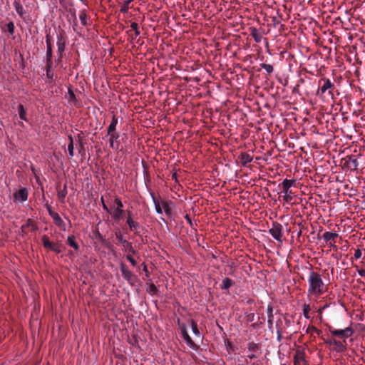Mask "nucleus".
Instances as JSON below:
<instances>
[{
  "label": "nucleus",
  "mask_w": 365,
  "mask_h": 365,
  "mask_svg": "<svg viewBox=\"0 0 365 365\" xmlns=\"http://www.w3.org/2000/svg\"><path fill=\"white\" fill-rule=\"evenodd\" d=\"M308 283L309 287L307 292L309 294L319 296L326 290L322 276L314 271H310L309 272Z\"/></svg>",
  "instance_id": "nucleus-1"
},
{
  "label": "nucleus",
  "mask_w": 365,
  "mask_h": 365,
  "mask_svg": "<svg viewBox=\"0 0 365 365\" xmlns=\"http://www.w3.org/2000/svg\"><path fill=\"white\" fill-rule=\"evenodd\" d=\"M319 85L320 86L316 95L321 98L327 96L334 99V91L335 85L329 78H323L319 80Z\"/></svg>",
  "instance_id": "nucleus-2"
},
{
  "label": "nucleus",
  "mask_w": 365,
  "mask_h": 365,
  "mask_svg": "<svg viewBox=\"0 0 365 365\" xmlns=\"http://www.w3.org/2000/svg\"><path fill=\"white\" fill-rule=\"evenodd\" d=\"M324 341L332 351L343 353L347 349L346 345L344 342L338 341L334 338H327Z\"/></svg>",
  "instance_id": "nucleus-3"
},
{
  "label": "nucleus",
  "mask_w": 365,
  "mask_h": 365,
  "mask_svg": "<svg viewBox=\"0 0 365 365\" xmlns=\"http://www.w3.org/2000/svg\"><path fill=\"white\" fill-rule=\"evenodd\" d=\"M67 37L66 35V32L61 29L58 31L57 34V46H58V58L56 59L57 62L61 61L63 58V53L66 48Z\"/></svg>",
  "instance_id": "nucleus-4"
},
{
  "label": "nucleus",
  "mask_w": 365,
  "mask_h": 365,
  "mask_svg": "<svg viewBox=\"0 0 365 365\" xmlns=\"http://www.w3.org/2000/svg\"><path fill=\"white\" fill-rule=\"evenodd\" d=\"M329 330L333 336L339 337L343 340L344 343L346 341V339L351 336L354 334V329L351 327L342 329L329 328Z\"/></svg>",
  "instance_id": "nucleus-5"
},
{
  "label": "nucleus",
  "mask_w": 365,
  "mask_h": 365,
  "mask_svg": "<svg viewBox=\"0 0 365 365\" xmlns=\"http://www.w3.org/2000/svg\"><path fill=\"white\" fill-rule=\"evenodd\" d=\"M294 180L287 179H284L282 182V192L284 194L283 199L286 202H289L293 198V193L290 190V187L294 185Z\"/></svg>",
  "instance_id": "nucleus-6"
},
{
  "label": "nucleus",
  "mask_w": 365,
  "mask_h": 365,
  "mask_svg": "<svg viewBox=\"0 0 365 365\" xmlns=\"http://www.w3.org/2000/svg\"><path fill=\"white\" fill-rule=\"evenodd\" d=\"M335 167L341 166L342 170H356L359 165L358 161H332ZM333 173H338V168L334 170L333 167L331 168Z\"/></svg>",
  "instance_id": "nucleus-7"
},
{
  "label": "nucleus",
  "mask_w": 365,
  "mask_h": 365,
  "mask_svg": "<svg viewBox=\"0 0 365 365\" xmlns=\"http://www.w3.org/2000/svg\"><path fill=\"white\" fill-rule=\"evenodd\" d=\"M269 232L275 240L280 243L282 242V226L281 224L277 222L273 223Z\"/></svg>",
  "instance_id": "nucleus-8"
},
{
  "label": "nucleus",
  "mask_w": 365,
  "mask_h": 365,
  "mask_svg": "<svg viewBox=\"0 0 365 365\" xmlns=\"http://www.w3.org/2000/svg\"><path fill=\"white\" fill-rule=\"evenodd\" d=\"M115 235L116 240L123 246L125 251H128L132 254L136 253L132 243L128 242L120 232H117Z\"/></svg>",
  "instance_id": "nucleus-9"
},
{
  "label": "nucleus",
  "mask_w": 365,
  "mask_h": 365,
  "mask_svg": "<svg viewBox=\"0 0 365 365\" xmlns=\"http://www.w3.org/2000/svg\"><path fill=\"white\" fill-rule=\"evenodd\" d=\"M42 244L45 249L48 250L53 251L54 252L59 254L61 252V250L58 244H55L49 240L47 235H43L41 237Z\"/></svg>",
  "instance_id": "nucleus-10"
},
{
  "label": "nucleus",
  "mask_w": 365,
  "mask_h": 365,
  "mask_svg": "<svg viewBox=\"0 0 365 365\" xmlns=\"http://www.w3.org/2000/svg\"><path fill=\"white\" fill-rule=\"evenodd\" d=\"M126 223L128 225L129 230L131 232H134L136 235H139V230L141 228V226L139 222L135 221L132 217V213L130 212H128Z\"/></svg>",
  "instance_id": "nucleus-11"
},
{
  "label": "nucleus",
  "mask_w": 365,
  "mask_h": 365,
  "mask_svg": "<svg viewBox=\"0 0 365 365\" xmlns=\"http://www.w3.org/2000/svg\"><path fill=\"white\" fill-rule=\"evenodd\" d=\"M29 192L26 187H21L14 194L16 202H24L28 200Z\"/></svg>",
  "instance_id": "nucleus-12"
},
{
  "label": "nucleus",
  "mask_w": 365,
  "mask_h": 365,
  "mask_svg": "<svg viewBox=\"0 0 365 365\" xmlns=\"http://www.w3.org/2000/svg\"><path fill=\"white\" fill-rule=\"evenodd\" d=\"M120 269L122 273L123 279L127 281L130 285H133V278L135 277L133 273L129 270L125 264L123 262L120 264Z\"/></svg>",
  "instance_id": "nucleus-13"
},
{
  "label": "nucleus",
  "mask_w": 365,
  "mask_h": 365,
  "mask_svg": "<svg viewBox=\"0 0 365 365\" xmlns=\"http://www.w3.org/2000/svg\"><path fill=\"white\" fill-rule=\"evenodd\" d=\"M304 352L302 350H297L294 356V365H306Z\"/></svg>",
  "instance_id": "nucleus-14"
},
{
  "label": "nucleus",
  "mask_w": 365,
  "mask_h": 365,
  "mask_svg": "<svg viewBox=\"0 0 365 365\" xmlns=\"http://www.w3.org/2000/svg\"><path fill=\"white\" fill-rule=\"evenodd\" d=\"M250 35L256 43H260L262 40V34L255 27H250Z\"/></svg>",
  "instance_id": "nucleus-15"
},
{
  "label": "nucleus",
  "mask_w": 365,
  "mask_h": 365,
  "mask_svg": "<svg viewBox=\"0 0 365 365\" xmlns=\"http://www.w3.org/2000/svg\"><path fill=\"white\" fill-rule=\"evenodd\" d=\"M51 217L57 227H60L63 231L66 230V223L58 213L52 214Z\"/></svg>",
  "instance_id": "nucleus-16"
},
{
  "label": "nucleus",
  "mask_w": 365,
  "mask_h": 365,
  "mask_svg": "<svg viewBox=\"0 0 365 365\" xmlns=\"http://www.w3.org/2000/svg\"><path fill=\"white\" fill-rule=\"evenodd\" d=\"M14 6L15 8L16 13L21 16V18H22L24 21H26V17H25L26 11L24 9V7L22 6V5L20 4V2L15 1L14 2Z\"/></svg>",
  "instance_id": "nucleus-17"
},
{
  "label": "nucleus",
  "mask_w": 365,
  "mask_h": 365,
  "mask_svg": "<svg viewBox=\"0 0 365 365\" xmlns=\"http://www.w3.org/2000/svg\"><path fill=\"white\" fill-rule=\"evenodd\" d=\"M68 93L69 103H72L76 107H80L81 103L77 100L76 96L75 93H73V91L71 89H68Z\"/></svg>",
  "instance_id": "nucleus-18"
},
{
  "label": "nucleus",
  "mask_w": 365,
  "mask_h": 365,
  "mask_svg": "<svg viewBox=\"0 0 365 365\" xmlns=\"http://www.w3.org/2000/svg\"><path fill=\"white\" fill-rule=\"evenodd\" d=\"M299 161H297L296 164V169L299 172V170H302L303 172H306L308 167L307 165H311L314 166L312 163H309V161H299V163H298Z\"/></svg>",
  "instance_id": "nucleus-19"
},
{
  "label": "nucleus",
  "mask_w": 365,
  "mask_h": 365,
  "mask_svg": "<svg viewBox=\"0 0 365 365\" xmlns=\"http://www.w3.org/2000/svg\"><path fill=\"white\" fill-rule=\"evenodd\" d=\"M57 195H58V198L59 201L61 203H64L66 197L67 195V186L66 184L63 185V189L58 190Z\"/></svg>",
  "instance_id": "nucleus-20"
},
{
  "label": "nucleus",
  "mask_w": 365,
  "mask_h": 365,
  "mask_svg": "<svg viewBox=\"0 0 365 365\" xmlns=\"http://www.w3.org/2000/svg\"><path fill=\"white\" fill-rule=\"evenodd\" d=\"M53 66V62L46 61V77L51 82L53 81V73L51 71Z\"/></svg>",
  "instance_id": "nucleus-21"
},
{
  "label": "nucleus",
  "mask_w": 365,
  "mask_h": 365,
  "mask_svg": "<svg viewBox=\"0 0 365 365\" xmlns=\"http://www.w3.org/2000/svg\"><path fill=\"white\" fill-rule=\"evenodd\" d=\"M234 284H235L234 281H232V279H230L228 277H226V278L223 279L222 283L220 286V288L222 290H226V289H228L229 288H230Z\"/></svg>",
  "instance_id": "nucleus-22"
},
{
  "label": "nucleus",
  "mask_w": 365,
  "mask_h": 365,
  "mask_svg": "<svg viewBox=\"0 0 365 365\" xmlns=\"http://www.w3.org/2000/svg\"><path fill=\"white\" fill-rule=\"evenodd\" d=\"M117 124L118 118L115 116V115H113L112 120L108 127V134H111L112 132L115 131Z\"/></svg>",
  "instance_id": "nucleus-23"
},
{
  "label": "nucleus",
  "mask_w": 365,
  "mask_h": 365,
  "mask_svg": "<svg viewBox=\"0 0 365 365\" xmlns=\"http://www.w3.org/2000/svg\"><path fill=\"white\" fill-rule=\"evenodd\" d=\"M146 291L150 295L154 296L158 294V289L153 283H149L146 284Z\"/></svg>",
  "instance_id": "nucleus-24"
},
{
  "label": "nucleus",
  "mask_w": 365,
  "mask_h": 365,
  "mask_svg": "<svg viewBox=\"0 0 365 365\" xmlns=\"http://www.w3.org/2000/svg\"><path fill=\"white\" fill-rule=\"evenodd\" d=\"M337 237H338V234L336 232H325L322 235V238L327 242L329 241H331V240H333Z\"/></svg>",
  "instance_id": "nucleus-25"
},
{
  "label": "nucleus",
  "mask_w": 365,
  "mask_h": 365,
  "mask_svg": "<svg viewBox=\"0 0 365 365\" xmlns=\"http://www.w3.org/2000/svg\"><path fill=\"white\" fill-rule=\"evenodd\" d=\"M67 243L68 245L73 248L75 250L78 251L79 250V245L74 240V236L68 235L67 237Z\"/></svg>",
  "instance_id": "nucleus-26"
},
{
  "label": "nucleus",
  "mask_w": 365,
  "mask_h": 365,
  "mask_svg": "<svg viewBox=\"0 0 365 365\" xmlns=\"http://www.w3.org/2000/svg\"><path fill=\"white\" fill-rule=\"evenodd\" d=\"M184 341L190 349L195 351L198 349V346L195 344L190 336H186V338L184 339Z\"/></svg>",
  "instance_id": "nucleus-27"
},
{
  "label": "nucleus",
  "mask_w": 365,
  "mask_h": 365,
  "mask_svg": "<svg viewBox=\"0 0 365 365\" xmlns=\"http://www.w3.org/2000/svg\"><path fill=\"white\" fill-rule=\"evenodd\" d=\"M18 112L19 115V118L21 120H24L25 121H27L26 118V110L22 104H19L18 106Z\"/></svg>",
  "instance_id": "nucleus-28"
},
{
  "label": "nucleus",
  "mask_w": 365,
  "mask_h": 365,
  "mask_svg": "<svg viewBox=\"0 0 365 365\" xmlns=\"http://www.w3.org/2000/svg\"><path fill=\"white\" fill-rule=\"evenodd\" d=\"M123 212H124L123 210L113 208V217L115 220H118V221L120 220L123 217Z\"/></svg>",
  "instance_id": "nucleus-29"
},
{
  "label": "nucleus",
  "mask_w": 365,
  "mask_h": 365,
  "mask_svg": "<svg viewBox=\"0 0 365 365\" xmlns=\"http://www.w3.org/2000/svg\"><path fill=\"white\" fill-rule=\"evenodd\" d=\"M150 195L152 197L156 212L158 214H161L163 212V210L160 205V202L155 200V196L153 195V193H150Z\"/></svg>",
  "instance_id": "nucleus-30"
},
{
  "label": "nucleus",
  "mask_w": 365,
  "mask_h": 365,
  "mask_svg": "<svg viewBox=\"0 0 365 365\" xmlns=\"http://www.w3.org/2000/svg\"><path fill=\"white\" fill-rule=\"evenodd\" d=\"M46 61L53 62L52 61V57H53V50H52V46H46Z\"/></svg>",
  "instance_id": "nucleus-31"
},
{
  "label": "nucleus",
  "mask_w": 365,
  "mask_h": 365,
  "mask_svg": "<svg viewBox=\"0 0 365 365\" xmlns=\"http://www.w3.org/2000/svg\"><path fill=\"white\" fill-rule=\"evenodd\" d=\"M107 135L110 136V139H109L110 144V146L113 148L114 143L119 138V135L117 134L115 131L112 132L111 134H107Z\"/></svg>",
  "instance_id": "nucleus-32"
},
{
  "label": "nucleus",
  "mask_w": 365,
  "mask_h": 365,
  "mask_svg": "<svg viewBox=\"0 0 365 365\" xmlns=\"http://www.w3.org/2000/svg\"><path fill=\"white\" fill-rule=\"evenodd\" d=\"M87 18H88V16H87V14H86V10L81 11V13H80V15H79V19H80V20L81 21V24L83 26H86V24H87V21H86Z\"/></svg>",
  "instance_id": "nucleus-33"
},
{
  "label": "nucleus",
  "mask_w": 365,
  "mask_h": 365,
  "mask_svg": "<svg viewBox=\"0 0 365 365\" xmlns=\"http://www.w3.org/2000/svg\"><path fill=\"white\" fill-rule=\"evenodd\" d=\"M259 345L255 342H249L247 344V349L250 352H255L258 350Z\"/></svg>",
  "instance_id": "nucleus-34"
},
{
  "label": "nucleus",
  "mask_w": 365,
  "mask_h": 365,
  "mask_svg": "<svg viewBox=\"0 0 365 365\" xmlns=\"http://www.w3.org/2000/svg\"><path fill=\"white\" fill-rule=\"evenodd\" d=\"M302 311H303V315H304V318L309 319L310 318V316L309 314V312L310 311V306H309V304H304L303 305Z\"/></svg>",
  "instance_id": "nucleus-35"
},
{
  "label": "nucleus",
  "mask_w": 365,
  "mask_h": 365,
  "mask_svg": "<svg viewBox=\"0 0 365 365\" xmlns=\"http://www.w3.org/2000/svg\"><path fill=\"white\" fill-rule=\"evenodd\" d=\"M191 328H192V333L196 336H199L200 337L201 336L200 332V331L197 329V324L194 321L191 322Z\"/></svg>",
  "instance_id": "nucleus-36"
},
{
  "label": "nucleus",
  "mask_w": 365,
  "mask_h": 365,
  "mask_svg": "<svg viewBox=\"0 0 365 365\" xmlns=\"http://www.w3.org/2000/svg\"><path fill=\"white\" fill-rule=\"evenodd\" d=\"M132 30L134 31L135 36L137 37L140 35V32L138 28V24L136 22H132L130 24Z\"/></svg>",
  "instance_id": "nucleus-37"
},
{
  "label": "nucleus",
  "mask_w": 365,
  "mask_h": 365,
  "mask_svg": "<svg viewBox=\"0 0 365 365\" xmlns=\"http://www.w3.org/2000/svg\"><path fill=\"white\" fill-rule=\"evenodd\" d=\"M132 1H133V0H128V1H125L124 2V4H123V6H121V8H120V11L121 13H123V14L127 13V12H128V9H129L128 5H129V4H130Z\"/></svg>",
  "instance_id": "nucleus-38"
},
{
  "label": "nucleus",
  "mask_w": 365,
  "mask_h": 365,
  "mask_svg": "<svg viewBox=\"0 0 365 365\" xmlns=\"http://www.w3.org/2000/svg\"><path fill=\"white\" fill-rule=\"evenodd\" d=\"M260 66L264 68L269 74L272 73L274 71L273 66L270 64L261 63Z\"/></svg>",
  "instance_id": "nucleus-39"
},
{
  "label": "nucleus",
  "mask_w": 365,
  "mask_h": 365,
  "mask_svg": "<svg viewBox=\"0 0 365 365\" xmlns=\"http://www.w3.org/2000/svg\"><path fill=\"white\" fill-rule=\"evenodd\" d=\"M6 29L8 31V32L10 34H13L14 33V31H15V26H14V24L13 21H10L6 25Z\"/></svg>",
  "instance_id": "nucleus-40"
},
{
  "label": "nucleus",
  "mask_w": 365,
  "mask_h": 365,
  "mask_svg": "<svg viewBox=\"0 0 365 365\" xmlns=\"http://www.w3.org/2000/svg\"><path fill=\"white\" fill-rule=\"evenodd\" d=\"M114 204H115V207H113V208L119 209V210H123V202H122V201L120 200V199L119 197H115V198Z\"/></svg>",
  "instance_id": "nucleus-41"
},
{
  "label": "nucleus",
  "mask_w": 365,
  "mask_h": 365,
  "mask_svg": "<svg viewBox=\"0 0 365 365\" xmlns=\"http://www.w3.org/2000/svg\"><path fill=\"white\" fill-rule=\"evenodd\" d=\"M69 139H70V143L68 145V151L70 156L72 157L73 155V139L71 136L69 137Z\"/></svg>",
  "instance_id": "nucleus-42"
},
{
  "label": "nucleus",
  "mask_w": 365,
  "mask_h": 365,
  "mask_svg": "<svg viewBox=\"0 0 365 365\" xmlns=\"http://www.w3.org/2000/svg\"><path fill=\"white\" fill-rule=\"evenodd\" d=\"M125 257L133 266H135L137 264L136 260L130 255H126Z\"/></svg>",
  "instance_id": "nucleus-43"
},
{
  "label": "nucleus",
  "mask_w": 365,
  "mask_h": 365,
  "mask_svg": "<svg viewBox=\"0 0 365 365\" xmlns=\"http://www.w3.org/2000/svg\"><path fill=\"white\" fill-rule=\"evenodd\" d=\"M181 334L183 339L186 338V336H189L186 327L185 325H183L182 327L181 328Z\"/></svg>",
  "instance_id": "nucleus-44"
},
{
  "label": "nucleus",
  "mask_w": 365,
  "mask_h": 365,
  "mask_svg": "<svg viewBox=\"0 0 365 365\" xmlns=\"http://www.w3.org/2000/svg\"><path fill=\"white\" fill-rule=\"evenodd\" d=\"M361 250L360 249H357L355 250L354 255V259H358L361 257Z\"/></svg>",
  "instance_id": "nucleus-45"
},
{
  "label": "nucleus",
  "mask_w": 365,
  "mask_h": 365,
  "mask_svg": "<svg viewBox=\"0 0 365 365\" xmlns=\"http://www.w3.org/2000/svg\"><path fill=\"white\" fill-rule=\"evenodd\" d=\"M101 202H102V207L103 209L106 211L108 213L110 214L111 213V211L110 210L108 207V206L106 205V203L104 202V200H103V197H101Z\"/></svg>",
  "instance_id": "nucleus-46"
},
{
  "label": "nucleus",
  "mask_w": 365,
  "mask_h": 365,
  "mask_svg": "<svg viewBox=\"0 0 365 365\" xmlns=\"http://www.w3.org/2000/svg\"><path fill=\"white\" fill-rule=\"evenodd\" d=\"M273 309L272 307L270 306H268L267 309V318H273Z\"/></svg>",
  "instance_id": "nucleus-47"
},
{
  "label": "nucleus",
  "mask_w": 365,
  "mask_h": 365,
  "mask_svg": "<svg viewBox=\"0 0 365 365\" xmlns=\"http://www.w3.org/2000/svg\"><path fill=\"white\" fill-rule=\"evenodd\" d=\"M51 40H52V37L51 36V35L48 33L46 34V46H52L51 45Z\"/></svg>",
  "instance_id": "nucleus-48"
},
{
  "label": "nucleus",
  "mask_w": 365,
  "mask_h": 365,
  "mask_svg": "<svg viewBox=\"0 0 365 365\" xmlns=\"http://www.w3.org/2000/svg\"><path fill=\"white\" fill-rule=\"evenodd\" d=\"M357 272L359 276H361L362 277H365V270L364 269H361L357 268Z\"/></svg>",
  "instance_id": "nucleus-49"
},
{
  "label": "nucleus",
  "mask_w": 365,
  "mask_h": 365,
  "mask_svg": "<svg viewBox=\"0 0 365 365\" xmlns=\"http://www.w3.org/2000/svg\"><path fill=\"white\" fill-rule=\"evenodd\" d=\"M71 16L73 18V20L75 22H76V11L74 9L70 10ZM75 25H76V23H75Z\"/></svg>",
  "instance_id": "nucleus-50"
},
{
  "label": "nucleus",
  "mask_w": 365,
  "mask_h": 365,
  "mask_svg": "<svg viewBox=\"0 0 365 365\" xmlns=\"http://www.w3.org/2000/svg\"><path fill=\"white\" fill-rule=\"evenodd\" d=\"M277 341L279 342L282 339V331L279 329L277 330Z\"/></svg>",
  "instance_id": "nucleus-51"
},
{
  "label": "nucleus",
  "mask_w": 365,
  "mask_h": 365,
  "mask_svg": "<svg viewBox=\"0 0 365 365\" xmlns=\"http://www.w3.org/2000/svg\"><path fill=\"white\" fill-rule=\"evenodd\" d=\"M46 208H47V210H48V212L49 214V215L51 217V215L52 214H56V212H54L52 210H51V207L48 205H46Z\"/></svg>",
  "instance_id": "nucleus-52"
},
{
  "label": "nucleus",
  "mask_w": 365,
  "mask_h": 365,
  "mask_svg": "<svg viewBox=\"0 0 365 365\" xmlns=\"http://www.w3.org/2000/svg\"><path fill=\"white\" fill-rule=\"evenodd\" d=\"M267 324L269 325V327L273 325V318H268Z\"/></svg>",
  "instance_id": "nucleus-53"
},
{
  "label": "nucleus",
  "mask_w": 365,
  "mask_h": 365,
  "mask_svg": "<svg viewBox=\"0 0 365 365\" xmlns=\"http://www.w3.org/2000/svg\"><path fill=\"white\" fill-rule=\"evenodd\" d=\"M143 271L145 272V275L147 277H148L149 276V272H148V268H147L145 264L143 265Z\"/></svg>",
  "instance_id": "nucleus-54"
},
{
  "label": "nucleus",
  "mask_w": 365,
  "mask_h": 365,
  "mask_svg": "<svg viewBox=\"0 0 365 365\" xmlns=\"http://www.w3.org/2000/svg\"><path fill=\"white\" fill-rule=\"evenodd\" d=\"M248 358L250 359H253L256 358V355L254 354V352H252L250 354L248 355Z\"/></svg>",
  "instance_id": "nucleus-55"
},
{
  "label": "nucleus",
  "mask_w": 365,
  "mask_h": 365,
  "mask_svg": "<svg viewBox=\"0 0 365 365\" xmlns=\"http://www.w3.org/2000/svg\"><path fill=\"white\" fill-rule=\"evenodd\" d=\"M272 21H273V24H274V26H276L277 24H278L279 23V21L277 19L276 17H274L272 19Z\"/></svg>",
  "instance_id": "nucleus-56"
},
{
  "label": "nucleus",
  "mask_w": 365,
  "mask_h": 365,
  "mask_svg": "<svg viewBox=\"0 0 365 365\" xmlns=\"http://www.w3.org/2000/svg\"><path fill=\"white\" fill-rule=\"evenodd\" d=\"M185 219L187 220V222H188L190 225H192V220H191V218H190L187 215L185 216Z\"/></svg>",
  "instance_id": "nucleus-57"
},
{
  "label": "nucleus",
  "mask_w": 365,
  "mask_h": 365,
  "mask_svg": "<svg viewBox=\"0 0 365 365\" xmlns=\"http://www.w3.org/2000/svg\"><path fill=\"white\" fill-rule=\"evenodd\" d=\"M127 33L130 36V37H131V39H132V40H134V39L136 38V37L135 36V35H134V36H132V35L130 34V31H127Z\"/></svg>",
  "instance_id": "nucleus-58"
},
{
  "label": "nucleus",
  "mask_w": 365,
  "mask_h": 365,
  "mask_svg": "<svg viewBox=\"0 0 365 365\" xmlns=\"http://www.w3.org/2000/svg\"><path fill=\"white\" fill-rule=\"evenodd\" d=\"M141 163H142V165H143V168H145V166L147 165H146V163H146V161L142 160V161H141Z\"/></svg>",
  "instance_id": "nucleus-59"
},
{
  "label": "nucleus",
  "mask_w": 365,
  "mask_h": 365,
  "mask_svg": "<svg viewBox=\"0 0 365 365\" xmlns=\"http://www.w3.org/2000/svg\"><path fill=\"white\" fill-rule=\"evenodd\" d=\"M243 164V165H246L247 164V163H250V161H247V160H245V161H241Z\"/></svg>",
  "instance_id": "nucleus-60"
},
{
  "label": "nucleus",
  "mask_w": 365,
  "mask_h": 365,
  "mask_svg": "<svg viewBox=\"0 0 365 365\" xmlns=\"http://www.w3.org/2000/svg\"><path fill=\"white\" fill-rule=\"evenodd\" d=\"M173 178L175 180H176V173H174L173 174Z\"/></svg>",
  "instance_id": "nucleus-61"
},
{
  "label": "nucleus",
  "mask_w": 365,
  "mask_h": 365,
  "mask_svg": "<svg viewBox=\"0 0 365 365\" xmlns=\"http://www.w3.org/2000/svg\"><path fill=\"white\" fill-rule=\"evenodd\" d=\"M232 344H231V343H230V342H228L227 348H228V347H232Z\"/></svg>",
  "instance_id": "nucleus-62"
},
{
  "label": "nucleus",
  "mask_w": 365,
  "mask_h": 365,
  "mask_svg": "<svg viewBox=\"0 0 365 365\" xmlns=\"http://www.w3.org/2000/svg\"><path fill=\"white\" fill-rule=\"evenodd\" d=\"M137 43H138L140 45H142L143 42H141L140 41V39L138 40Z\"/></svg>",
  "instance_id": "nucleus-63"
},
{
  "label": "nucleus",
  "mask_w": 365,
  "mask_h": 365,
  "mask_svg": "<svg viewBox=\"0 0 365 365\" xmlns=\"http://www.w3.org/2000/svg\"><path fill=\"white\" fill-rule=\"evenodd\" d=\"M284 24H282V25H281V29H283V27H284Z\"/></svg>",
  "instance_id": "nucleus-64"
}]
</instances>
